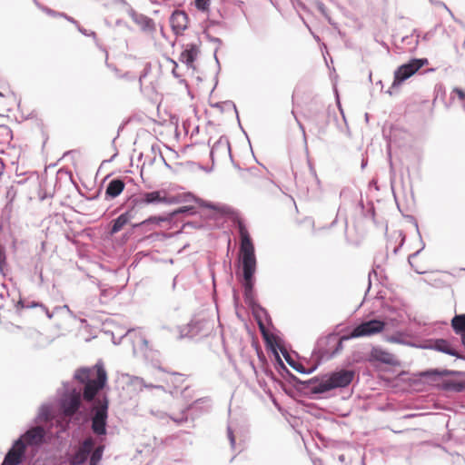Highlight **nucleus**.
Instances as JSON below:
<instances>
[{"mask_svg": "<svg viewBox=\"0 0 465 465\" xmlns=\"http://www.w3.org/2000/svg\"><path fill=\"white\" fill-rule=\"evenodd\" d=\"M75 378L84 384L83 398L85 401H93L92 412V430L96 435H104L106 433V420L108 417V400L94 399L96 394L104 389L107 381V374L102 365L96 364L91 369L79 370Z\"/></svg>", "mask_w": 465, "mask_h": 465, "instance_id": "obj_1", "label": "nucleus"}, {"mask_svg": "<svg viewBox=\"0 0 465 465\" xmlns=\"http://www.w3.org/2000/svg\"><path fill=\"white\" fill-rule=\"evenodd\" d=\"M237 227L241 239L240 254L242 267L244 297L246 301H251L253 297L254 273L256 271L254 246L242 220H237Z\"/></svg>", "mask_w": 465, "mask_h": 465, "instance_id": "obj_2", "label": "nucleus"}, {"mask_svg": "<svg viewBox=\"0 0 465 465\" xmlns=\"http://www.w3.org/2000/svg\"><path fill=\"white\" fill-rule=\"evenodd\" d=\"M385 325L384 322L376 319L364 322L356 326L350 334L342 336L341 340L374 335L381 332Z\"/></svg>", "mask_w": 465, "mask_h": 465, "instance_id": "obj_3", "label": "nucleus"}, {"mask_svg": "<svg viewBox=\"0 0 465 465\" xmlns=\"http://www.w3.org/2000/svg\"><path fill=\"white\" fill-rule=\"evenodd\" d=\"M428 64V60L424 59H412L408 64L401 65L394 73V80L392 85H399L403 81L412 76L423 65Z\"/></svg>", "mask_w": 465, "mask_h": 465, "instance_id": "obj_4", "label": "nucleus"}, {"mask_svg": "<svg viewBox=\"0 0 465 465\" xmlns=\"http://www.w3.org/2000/svg\"><path fill=\"white\" fill-rule=\"evenodd\" d=\"M94 446V441L92 438L85 439L80 445L77 451L69 459L70 465H82L84 464Z\"/></svg>", "mask_w": 465, "mask_h": 465, "instance_id": "obj_5", "label": "nucleus"}, {"mask_svg": "<svg viewBox=\"0 0 465 465\" xmlns=\"http://www.w3.org/2000/svg\"><path fill=\"white\" fill-rule=\"evenodd\" d=\"M81 405V393L74 390L62 401V410L65 417L74 416L79 410Z\"/></svg>", "mask_w": 465, "mask_h": 465, "instance_id": "obj_6", "label": "nucleus"}, {"mask_svg": "<svg viewBox=\"0 0 465 465\" xmlns=\"http://www.w3.org/2000/svg\"><path fill=\"white\" fill-rule=\"evenodd\" d=\"M189 19L184 11L175 10L170 17V25L173 32L177 35H183L188 27Z\"/></svg>", "mask_w": 465, "mask_h": 465, "instance_id": "obj_7", "label": "nucleus"}, {"mask_svg": "<svg viewBox=\"0 0 465 465\" xmlns=\"http://www.w3.org/2000/svg\"><path fill=\"white\" fill-rule=\"evenodd\" d=\"M139 203L142 204L172 203L173 201L167 196L164 190L146 192L141 194Z\"/></svg>", "mask_w": 465, "mask_h": 465, "instance_id": "obj_8", "label": "nucleus"}, {"mask_svg": "<svg viewBox=\"0 0 465 465\" xmlns=\"http://www.w3.org/2000/svg\"><path fill=\"white\" fill-rule=\"evenodd\" d=\"M355 372L351 370H341L339 371L332 372L329 376V380L335 388H343L348 386L354 379Z\"/></svg>", "mask_w": 465, "mask_h": 465, "instance_id": "obj_9", "label": "nucleus"}, {"mask_svg": "<svg viewBox=\"0 0 465 465\" xmlns=\"http://www.w3.org/2000/svg\"><path fill=\"white\" fill-rule=\"evenodd\" d=\"M200 53V48L197 44H187L184 45L183 52L180 54L179 61L190 69L194 70V61Z\"/></svg>", "mask_w": 465, "mask_h": 465, "instance_id": "obj_10", "label": "nucleus"}, {"mask_svg": "<svg viewBox=\"0 0 465 465\" xmlns=\"http://www.w3.org/2000/svg\"><path fill=\"white\" fill-rule=\"evenodd\" d=\"M25 450V445L22 440L15 442L13 448L5 455L2 465H18Z\"/></svg>", "mask_w": 465, "mask_h": 465, "instance_id": "obj_11", "label": "nucleus"}, {"mask_svg": "<svg viewBox=\"0 0 465 465\" xmlns=\"http://www.w3.org/2000/svg\"><path fill=\"white\" fill-rule=\"evenodd\" d=\"M136 210L134 207H131L125 213H122L116 219L112 221V227L110 229V234H115L120 232L131 220L135 216Z\"/></svg>", "mask_w": 465, "mask_h": 465, "instance_id": "obj_12", "label": "nucleus"}, {"mask_svg": "<svg viewBox=\"0 0 465 465\" xmlns=\"http://www.w3.org/2000/svg\"><path fill=\"white\" fill-rule=\"evenodd\" d=\"M45 436V430L41 426L34 427L28 430L23 436V442L28 445H39L43 442Z\"/></svg>", "mask_w": 465, "mask_h": 465, "instance_id": "obj_13", "label": "nucleus"}, {"mask_svg": "<svg viewBox=\"0 0 465 465\" xmlns=\"http://www.w3.org/2000/svg\"><path fill=\"white\" fill-rule=\"evenodd\" d=\"M371 357L378 361L386 364H394L396 360L395 356L381 348H373L371 351Z\"/></svg>", "mask_w": 465, "mask_h": 465, "instance_id": "obj_14", "label": "nucleus"}, {"mask_svg": "<svg viewBox=\"0 0 465 465\" xmlns=\"http://www.w3.org/2000/svg\"><path fill=\"white\" fill-rule=\"evenodd\" d=\"M125 183L120 179L112 180L105 190V195L108 198L114 199L119 196L124 190Z\"/></svg>", "mask_w": 465, "mask_h": 465, "instance_id": "obj_15", "label": "nucleus"}, {"mask_svg": "<svg viewBox=\"0 0 465 465\" xmlns=\"http://www.w3.org/2000/svg\"><path fill=\"white\" fill-rule=\"evenodd\" d=\"M431 348H433L434 350H436L438 351H440V352H443V353H446V354H449L451 356L460 357L458 351L451 346V344L448 341L443 340V339L436 340L433 342V344L431 345Z\"/></svg>", "mask_w": 465, "mask_h": 465, "instance_id": "obj_16", "label": "nucleus"}, {"mask_svg": "<svg viewBox=\"0 0 465 465\" xmlns=\"http://www.w3.org/2000/svg\"><path fill=\"white\" fill-rule=\"evenodd\" d=\"M451 326L457 334L465 333V314L455 315L451 320Z\"/></svg>", "mask_w": 465, "mask_h": 465, "instance_id": "obj_17", "label": "nucleus"}, {"mask_svg": "<svg viewBox=\"0 0 465 465\" xmlns=\"http://www.w3.org/2000/svg\"><path fill=\"white\" fill-rule=\"evenodd\" d=\"M171 222V217L168 216H150L149 218L142 221L139 223L134 224V227L143 226L146 224L160 225L162 223Z\"/></svg>", "mask_w": 465, "mask_h": 465, "instance_id": "obj_18", "label": "nucleus"}, {"mask_svg": "<svg viewBox=\"0 0 465 465\" xmlns=\"http://www.w3.org/2000/svg\"><path fill=\"white\" fill-rule=\"evenodd\" d=\"M333 389L329 378L319 381L314 387L313 391L316 393H323Z\"/></svg>", "mask_w": 465, "mask_h": 465, "instance_id": "obj_19", "label": "nucleus"}, {"mask_svg": "<svg viewBox=\"0 0 465 465\" xmlns=\"http://www.w3.org/2000/svg\"><path fill=\"white\" fill-rule=\"evenodd\" d=\"M104 450V446L100 445L93 450L91 457H90V464L89 465H98L99 464V462L101 461L102 457H103Z\"/></svg>", "mask_w": 465, "mask_h": 465, "instance_id": "obj_20", "label": "nucleus"}, {"mask_svg": "<svg viewBox=\"0 0 465 465\" xmlns=\"http://www.w3.org/2000/svg\"><path fill=\"white\" fill-rule=\"evenodd\" d=\"M142 28L146 32H153L155 30V25L152 19L144 18L142 21Z\"/></svg>", "mask_w": 465, "mask_h": 465, "instance_id": "obj_21", "label": "nucleus"}, {"mask_svg": "<svg viewBox=\"0 0 465 465\" xmlns=\"http://www.w3.org/2000/svg\"><path fill=\"white\" fill-rule=\"evenodd\" d=\"M211 0H195V6L198 10L206 12L209 10Z\"/></svg>", "mask_w": 465, "mask_h": 465, "instance_id": "obj_22", "label": "nucleus"}, {"mask_svg": "<svg viewBox=\"0 0 465 465\" xmlns=\"http://www.w3.org/2000/svg\"><path fill=\"white\" fill-rule=\"evenodd\" d=\"M443 387L446 390H453L457 391H460L462 389L461 384L455 381H447L443 384Z\"/></svg>", "mask_w": 465, "mask_h": 465, "instance_id": "obj_23", "label": "nucleus"}, {"mask_svg": "<svg viewBox=\"0 0 465 465\" xmlns=\"http://www.w3.org/2000/svg\"><path fill=\"white\" fill-rule=\"evenodd\" d=\"M191 210H193V207L183 206V207H180V208L176 209L172 213H170L169 217H171V220H172L173 218V216H175L177 214L187 213V212H189Z\"/></svg>", "mask_w": 465, "mask_h": 465, "instance_id": "obj_24", "label": "nucleus"}, {"mask_svg": "<svg viewBox=\"0 0 465 465\" xmlns=\"http://www.w3.org/2000/svg\"><path fill=\"white\" fill-rule=\"evenodd\" d=\"M428 373L429 374H437V375H440V376H448V375L452 374L453 372L449 370H442V371L434 370V371H429Z\"/></svg>", "mask_w": 465, "mask_h": 465, "instance_id": "obj_25", "label": "nucleus"}, {"mask_svg": "<svg viewBox=\"0 0 465 465\" xmlns=\"http://www.w3.org/2000/svg\"><path fill=\"white\" fill-rule=\"evenodd\" d=\"M453 92H454L455 94H457L458 97H459L460 100H462V101H464V100H465V93H464V91H463V90H461V89H460V88H457V87H456V88H454V89H453Z\"/></svg>", "mask_w": 465, "mask_h": 465, "instance_id": "obj_26", "label": "nucleus"}, {"mask_svg": "<svg viewBox=\"0 0 465 465\" xmlns=\"http://www.w3.org/2000/svg\"><path fill=\"white\" fill-rule=\"evenodd\" d=\"M168 61L173 64V70H172V71H173V74L175 76H177V74H176V68H177V66H178L177 63H176L175 61L172 60V59H168Z\"/></svg>", "mask_w": 465, "mask_h": 465, "instance_id": "obj_27", "label": "nucleus"}, {"mask_svg": "<svg viewBox=\"0 0 465 465\" xmlns=\"http://www.w3.org/2000/svg\"><path fill=\"white\" fill-rule=\"evenodd\" d=\"M11 93V90L9 87L4 88V92H0V96H5Z\"/></svg>", "mask_w": 465, "mask_h": 465, "instance_id": "obj_28", "label": "nucleus"}, {"mask_svg": "<svg viewBox=\"0 0 465 465\" xmlns=\"http://www.w3.org/2000/svg\"><path fill=\"white\" fill-rule=\"evenodd\" d=\"M344 340H341V337L340 338L339 341H338V347H337V351L339 350H341L342 349V341Z\"/></svg>", "mask_w": 465, "mask_h": 465, "instance_id": "obj_29", "label": "nucleus"}, {"mask_svg": "<svg viewBox=\"0 0 465 465\" xmlns=\"http://www.w3.org/2000/svg\"><path fill=\"white\" fill-rule=\"evenodd\" d=\"M307 220L311 223V225L314 227V222L311 218H308Z\"/></svg>", "mask_w": 465, "mask_h": 465, "instance_id": "obj_30", "label": "nucleus"}, {"mask_svg": "<svg viewBox=\"0 0 465 465\" xmlns=\"http://www.w3.org/2000/svg\"><path fill=\"white\" fill-rule=\"evenodd\" d=\"M415 258H416V256H415V255L411 256V257L409 259V262H410L411 264H412V259H415Z\"/></svg>", "mask_w": 465, "mask_h": 465, "instance_id": "obj_31", "label": "nucleus"}, {"mask_svg": "<svg viewBox=\"0 0 465 465\" xmlns=\"http://www.w3.org/2000/svg\"><path fill=\"white\" fill-rule=\"evenodd\" d=\"M415 271H416L418 273H422V272L419 271L418 269H415Z\"/></svg>", "mask_w": 465, "mask_h": 465, "instance_id": "obj_32", "label": "nucleus"}]
</instances>
